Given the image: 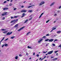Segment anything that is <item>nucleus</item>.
<instances>
[{
  "instance_id": "f257e3e1",
  "label": "nucleus",
  "mask_w": 61,
  "mask_h": 61,
  "mask_svg": "<svg viewBox=\"0 0 61 61\" xmlns=\"http://www.w3.org/2000/svg\"><path fill=\"white\" fill-rule=\"evenodd\" d=\"M53 51L52 50L51 51H50L48 53V55H50V54H51L53 53Z\"/></svg>"
},
{
  "instance_id": "f03ea898",
  "label": "nucleus",
  "mask_w": 61,
  "mask_h": 61,
  "mask_svg": "<svg viewBox=\"0 0 61 61\" xmlns=\"http://www.w3.org/2000/svg\"><path fill=\"white\" fill-rule=\"evenodd\" d=\"M26 12H27V11L25 10H22L21 11V12H22V13H25Z\"/></svg>"
},
{
  "instance_id": "7ed1b4c3",
  "label": "nucleus",
  "mask_w": 61,
  "mask_h": 61,
  "mask_svg": "<svg viewBox=\"0 0 61 61\" xmlns=\"http://www.w3.org/2000/svg\"><path fill=\"white\" fill-rule=\"evenodd\" d=\"M25 27V26H24L21 28H20V29H19V30H18V31H21V30H22V29H23Z\"/></svg>"
},
{
  "instance_id": "20e7f679",
  "label": "nucleus",
  "mask_w": 61,
  "mask_h": 61,
  "mask_svg": "<svg viewBox=\"0 0 61 61\" xmlns=\"http://www.w3.org/2000/svg\"><path fill=\"white\" fill-rule=\"evenodd\" d=\"M27 15V14H25V13L22 14V15L21 16V17L22 18L23 17H24L25 15Z\"/></svg>"
},
{
  "instance_id": "39448f33",
  "label": "nucleus",
  "mask_w": 61,
  "mask_h": 61,
  "mask_svg": "<svg viewBox=\"0 0 61 61\" xmlns=\"http://www.w3.org/2000/svg\"><path fill=\"white\" fill-rule=\"evenodd\" d=\"M12 32H10V33L9 32H8L6 34V35L7 36H8V35H9H9H11V34H12Z\"/></svg>"
},
{
  "instance_id": "423d86ee",
  "label": "nucleus",
  "mask_w": 61,
  "mask_h": 61,
  "mask_svg": "<svg viewBox=\"0 0 61 61\" xmlns=\"http://www.w3.org/2000/svg\"><path fill=\"white\" fill-rule=\"evenodd\" d=\"M44 3H45V2L44 1H42L39 4V5H42L44 4Z\"/></svg>"
},
{
  "instance_id": "0eeeda50",
  "label": "nucleus",
  "mask_w": 61,
  "mask_h": 61,
  "mask_svg": "<svg viewBox=\"0 0 61 61\" xmlns=\"http://www.w3.org/2000/svg\"><path fill=\"white\" fill-rule=\"evenodd\" d=\"M55 4V2H53L50 5V6H53V5H54Z\"/></svg>"
},
{
  "instance_id": "6e6552de",
  "label": "nucleus",
  "mask_w": 61,
  "mask_h": 61,
  "mask_svg": "<svg viewBox=\"0 0 61 61\" xmlns=\"http://www.w3.org/2000/svg\"><path fill=\"white\" fill-rule=\"evenodd\" d=\"M54 41V39H49V42H52V41Z\"/></svg>"
},
{
  "instance_id": "1a4fd4ad",
  "label": "nucleus",
  "mask_w": 61,
  "mask_h": 61,
  "mask_svg": "<svg viewBox=\"0 0 61 61\" xmlns=\"http://www.w3.org/2000/svg\"><path fill=\"white\" fill-rule=\"evenodd\" d=\"M42 41H43V39H41L40 40L38 41V43H40Z\"/></svg>"
},
{
  "instance_id": "9d476101",
  "label": "nucleus",
  "mask_w": 61,
  "mask_h": 61,
  "mask_svg": "<svg viewBox=\"0 0 61 61\" xmlns=\"http://www.w3.org/2000/svg\"><path fill=\"white\" fill-rule=\"evenodd\" d=\"M58 58H54L52 59V60L53 61H56V60Z\"/></svg>"
},
{
  "instance_id": "9b49d317",
  "label": "nucleus",
  "mask_w": 61,
  "mask_h": 61,
  "mask_svg": "<svg viewBox=\"0 0 61 61\" xmlns=\"http://www.w3.org/2000/svg\"><path fill=\"white\" fill-rule=\"evenodd\" d=\"M7 13L5 12L4 13V14H2V16L5 15H6V13Z\"/></svg>"
},
{
  "instance_id": "f8f14e48",
  "label": "nucleus",
  "mask_w": 61,
  "mask_h": 61,
  "mask_svg": "<svg viewBox=\"0 0 61 61\" xmlns=\"http://www.w3.org/2000/svg\"><path fill=\"white\" fill-rule=\"evenodd\" d=\"M29 21V20L28 19H27L25 21L24 23H26L27 22H28V21Z\"/></svg>"
},
{
  "instance_id": "ddd939ff",
  "label": "nucleus",
  "mask_w": 61,
  "mask_h": 61,
  "mask_svg": "<svg viewBox=\"0 0 61 61\" xmlns=\"http://www.w3.org/2000/svg\"><path fill=\"white\" fill-rule=\"evenodd\" d=\"M8 9V8H3V10H7V9Z\"/></svg>"
},
{
  "instance_id": "4468645a",
  "label": "nucleus",
  "mask_w": 61,
  "mask_h": 61,
  "mask_svg": "<svg viewBox=\"0 0 61 61\" xmlns=\"http://www.w3.org/2000/svg\"><path fill=\"white\" fill-rule=\"evenodd\" d=\"M13 22H14V23L13 24H11L12 25H14L15 23L16 22L15 21V20H13Z\"/></svg>"
},
{
  "instance_id": "2eb2a0df",
  "label": "nucleus",
  "mask_w": 61,
  "mask_h": 61,
  "mask_svg": "<svg viewBox=\"0 0 61 61\" xmlns=\"http://www.w3.org/2000/svg\"><path fill=\"white\" fill-rule=\"evenodd\" d=\"M5 39V37H4V38H3L2 40L0 41V45H1V42H2V41Z\"/></svg>"
},
{
  "instance_id": "dca6fc26",
  "label": "nucleus",
  "mask_w": 61,
  "mask_h": 61,
  "mask_svg": "<svg viewBox=\"0 0 61 61\" xmlns=\"http://www.w3.org/2000/svg\"><path fill=\"white\" fill-rule=\"evenodd\" d=\"M61 32V31H58L57 32V34H59Z\"/></svg>"
},
{
  "instance_id": "f3484780",
  "label": "nucleus",
  "mask_w": 61,
  "mask_h": 61,
  "mask_svg": "<svg viewBox=\"0 0 61 61\" xmlns=\"http://www.w3.org/2000/svg\"><path fill=\"white\" fill-rule=\"evenodd\" d=\"M18 25V24H16V25H15L14 26V27L15 28L16 27H17Z\"/></svg>"
},
{
  "instance_id": "a211bd4d",
  "label": "nucleus",
  "mask_w": 61,
  "mask_h": 61,
  "mask_svg": "<svg viewBox=\"0 0 61 61\" xmlns=\"http://www.w3.org/2000/svg\"><path fill=\"white\" fill-rule=\"evenodd\" d=\"M4 45V46H8V44L6 43Z\"/></svg>"
},
{
  "instance_id": "6ab92c4d",
  "label": "nucleus",
  "mask_w": 61,
  "mask_h": 61,
  "mask_svg": "<svg viewBox=\"0 0 61 61\" xmlns=\"http://www.w3.org/2000/svg\"><path fill=\"white\" fill-rule=\"evenodd\" d=\"M2 30V31H5L6 30V29H1L0 30Z\"/></svg>"
},
{
  "instance_id": "aec40b11",
  "label": "nucleus",
  "mask_w": 61,
  "mask_h": 61,
  "mask_svg": "<svg viewBox=\"0 0 61 61\" xmlns=\"http://www.w3.org/2000/svg\"><path fill=\"white\" fill-rule=\"evenodd\" d=\"M30 13H32V12H33V11H32V10H29V11H28Z\"/></svg>"
},
{
  "instance_id": "412c9836",
  "label": "nucleus",
  "mask_w": 61,
  "mask_h": 61,
  "mask_svg": "<svg viewBox=\"0 0 61 61\" xmlns=\"http://www.w3.org/2000/svg\"><path fill=\"white\" fill-rule=\"evenodd\" d=\"M27 47L28 48H30V49H32V47H30L29 46H28Z\"/></svg>"
},
{
  "instance_id": "4be33fe9",
  "label": "nucleus",
  "mask_w": 61,
  "mask_h": 61,
  "mask_svg": "<svg viewBox=\"0 0 61 61\" xmlns=\"http://www.w3.org/2000/svg\"><path fill=\"white\" fill-rule=\"evenodd\" d=\"M15 37V36H13L12 37H11V39H13V38H14Z\"/></svg>"
},
{
  "instance_id": "5701e85b",
  "label": "nucleus",
  "mask_w": 61,
  "mask_h": 61,
  "mask_svg": "<svg viewBox=\"0 0 61 61\" xmlns=\"http://www.w3.org/2000/svg\"><path fill=\"white\" fill-rule=\"evenodd\" d=\"M19 16H14V18H17Z\"/></svg>"
},
{
  "instance_id": "b1692460",
  "label": "nucleus",
  "mask_w": 61,
  "mask_h": 61,
  "mask_svg": "<svg viewBox=\"0 0 61 61\" xmlns=\"http://www.w3.org/2000/svg\"><path fill=\"white\" fill-rule=\"evenodd\" d=\"M15 59H18V56H16L15 57Z\"/></svg>"
},
{
  "instance_id": "393cba45",
  "label": "nucleus",
  "mask_w": 61,
  "mask_h": 61,
  "mask_svg": "<svg viewBox=\"0 0 61 61\" xmlns=\"http://www.w3.org/2000/svg\"><path fill=\"white\" fill-rule=\"evenodd\" d=\"M48 40H49V39H46L45 40V42H46V41H48Z\"/></svg>"
},
{
  "instance_id": "a878e982",
  "label": "nucleus",
  "mask_w": 61,
  "mask_h": 61,
  "mask_svg": "<svg viewBox=\"0 0 61 61\" xmlns=\"http://www.w3.org/2000/svg\"><path fill=\"white\" fill-rule=\"evenodd\" d=\"M50 36V35H49V34H47L46 35V36Z\"/></svg>"
},
{
  "instance_id": "bb28decb",
  "label": "nucleus",
  "mask_w": 61,
  "mask_h": 61,
  "mask_svg": "<svg viewBox=\"0 0 61 61\" xmlns=\"http://www.w3.org/2000/svg\"><path fill=\"white\" fill-rule=\"evenodd\" d=\"M50 21V20H48L46 22V23H48V22H49Z\"/></svg>"
},
{
  "instance_id": "cd10ccee",
  "label": "nucleus",
  "mask_w": 61,
  "mask_h": 61,
  "mask_svg": "<svg viewBox=\"0 0 61 61\" xmlns=\"http://www.w3.org/2000/svg\"><path fill=\"white\" fill-rule=\"evenodd\" d=\"M34 6V5H32L30 6H29L28 7V8H30V7H32V6Z\"/></svg>"
},
{
  "instance_id": "c85d7f7f",
  "label": "nucleus",
  "mask_w": 61,
  "mask_h": 61,
  "mask_svg": "<svg viewBox=\"0 0 61 61\" xmlns=\"http://www.w3.org/2000/svg\"><path fill=\"white\" fill-rule=\"evenodd\" d=\"M49 43L47 44L46 45V46H48V45H49Z\"/></svg>"
},
{
  "instance_id": "c756f323",
  "label": "nucleus",
  "mask_w": 61,
  "mask_h": 61,
  "mask_svg": "<svg viewBox=\"0 0 61 61\" xmlns=\"http://www.w3.org/2000/svg\"><path fill=\"white\" fill-rule=\"evenodd\" d=\"M55 41H57V39H56L54 41V43H55Z\"/></svg>"
},
{
  "instance_id": "7c9ffc66",
  "label": "nucleus",
  "mask_w": 61,
  "mask_h": 61,
  "mask_svg": "<svg viewBox=\"0 0 61 61\" xmlns=\"http://www.w3.org/2000/svg\"><path fill=\"white\" fill-rule=\"evenodd\" d=\"M56 28H54H54H52V29H53L52 30H55L56 29Z\"/></svg>"
},
{
  "instance_id": "2f4dec72",
  "label": "nucleus",
  "mask_w": 61,
  "mask_h": 61,
  "mask_svg": "<svg viewBox=\"0 0 61 61\" xmlns=\"http://www.w3.org/2000/svg\"><path fill=\"white\" fill-rule=\"evenodd\" d=\"M58 52V51H55L54 53H57V52Z\"/></svg>"
},
{
  "instance_id": "473e14b6",
  "label": "nucleus",
  "mask_w": 61,
  "mask_h": 61,
  "mask_svg": "<svg viewBox=\"0 0 61 61\" xmlns=\"http://www.w3.org/2000/svg\"><path fill=\"white\" fill-rule=\"evenodd\" d=\"M47 51H46V52H45V51H44L43 52V53L44 54H45V53H47Z\"/></svg>"
},
{
  "instance_id": "72a5a7b5",
  "label": "nucleus",
  "mask_w": 61,
  "mask_h": 61,
  "mask_svg": "<svg viewBox=\"0 0 61 61\" xmlns=\"http://www.w3.org/2000/svg\"><path fill=\"white\" fill-rule=\"evenodd\" d=\"M5 46V45L4 44H3L2 45L1 47H2V48H3V47H4V46Z\"/></svg>"
},
{
  "instance_id": "f704fd0d",
  "label": "nucleus",
  "mask_w": 61,
  "mask_h": 61,
  "mask_svg": "<svg viewBox=\"0 0 61 61\" xmlns=\"http://www.w3.org/2000/svg\"><path fill=\"white\" fill-rule=\"evenodd\" d=\"M14 18H14V17H13L12 16L11 17V19H14Z\"/></svg>"
},
{
  "instance_id": "c9c22d12",
  "label": "nucleus",
  "mask_w": 61,
  "mask_h": 61,
  "mask_svg": "<svg viewBox=\"0 0 61 61\" xmlns=\"http://www.w3.org/2000/svg\"><path fill=\"white\" fill-rule=\"evenodd\" d=\"M12 3H10V6H11V5H12Z\"/></svg>"
},
{
  "instance_id": "e433bc0d",
  "label": "nucleus",
  "mask_w": 61,
  "mask_h": 61,
  "mask_svg": "<svg viewBox=\"0 0 61 61\" xmlns=\"http://www.w3.org/2000/svg\"><path fill=\"white\" fill-rule=\"evenodd\" d=\"M58 47H61L60 48H61V44H60L59 46H58Z\"/></svg>"
},
{
  "instance_id": "4c0bfd02",
  "label": "nucleus",
  "mask_w": 61,
  "mask_h": 61,
  "mask_svg": "<svg viewBox=\"0 0 61 61\" xmlns=\"http://www.w3.org/2000/svg\"><path fill=\"white\" fill-rule=\"evenodd\" d=\"M5 19V17H3V18H2V20H4V19Z\"/></svg>"
},
{
  "instance_id": "58836bf2",
  "label": "nucleus",
  "mask_w": 61,
  "mask_h": 61,
  "mask_svg": "<svg viewBox=\"0 0 61 61\" xmlns=\"http://www.w3.org/2000/svg\"><path fill=\"white\" fill-rule=\"evenodd\" d=\"M52 45H53V46H55V44H54V43L52 44Z\"/></svg>"
},
{
  "instance_id": "ea45409f",
  "label": "nucleus",
  "mask_w": 61,
  "mask_h": 61,
  "mask_svg": "<svg viewBox=\"0 0 61 61\" xmlns=\"http://www.w3.org/2000/svg\"><path fill=\"white\" fill-rule=\"evenodd\" d=\"M30 33V32H29L27 34H26V35H28V34H29V33Z\"/></svg>"
},
{
  "instance_id": "a19ab883",
  "label": "nucleus",
  "mask_w": 61,
  "mask_h": 61,
  "mask_svg": "<svg viewBox=\"0 0 61 61\" xmlns=\"http://www.w3.org/2000/svg\"><path fill=\"white\" fill-rule=\"evenodd\" d=\"M39 56V54L37 55L36 56H37V57H38V56Z\"/></svg>"
},
{
  "instance_id": "79ce46f5",
  "label": "nucleus",
  "mask_w": 61,
  "mask_h": 61,
  "mask_svg": "<svg viewBox=\"0 0 61 61\" xmlns=\"http://www.w3.org/2000/svg\"><path fill=\"white\" fill-rule=\"evenodd\" d=\"M8 38H7V39L5 40V41H7V40H8Z\"/></svg>"
},
{
  "instance_id": "37998d69",
  "label": "nucleus",
  "mask_w": 61,
  "mask_h": 61,
  "mask_svg": "<svg viewBox=\"0 0 61 61\" xmlns=\"http://www.w3.org/2000/svg\"><path fill=\"white\" fill-rule=\"evenodd\" d=\"M15 21L16 22H17V21H18V19H17L15 20Z\"/></svg>"
},
{
  "instance_id": "c03bdc74",
  "label": "nucleus",
  "mask_w": 61,
  "mask_h": 61,
  "mask_svg": "<svg viewBox=\"0 0 61 61\" xmlns=\"http://www.w3.org/2000/svg\"><path fill=\"white\" fill-rule=\"evenodd\" d=\"M6 33V31L3 32V33H4V34H5Z\"/></svg>"
},
{
  "instance_id": "a18cd8bd",
  "label": "nucleus",
  "mask_w": 61,
  "mask_h": 61,
  "mask_svg": "<svg viewBox=\"0 0 61 61\" xmlns=\"http://www.w3.org/2000/svg\"><path fill=\"white\" fill-rule=\"evenodd\" d=\"M6 3V1H5L4 2V4H5V3Z\"/></svg>"
},
{
  "instance_id": "49530a36",
  "label": "nucleus",
  "mask_w": 61,
  "mask_h": 61,
  "mask_svg": "<svg viewBox=\"0 0 61 61\" xmlns=\"http://www.w3.org/2000/svg\"><path fill=\"white\" fill-rule=\"evenodd\" d=\"M51 59H52V58H54V57H51Z\"/></svg>"
},
{
  "instance_id": "de8ad7c7",
  "label": "nucleus",
  "mask_w": 61,
  "mask_h": 61,
  "mask_svg": "<svg viewBox=\"0 0 61 61\" xmlns=\"http://www.w3.org/2000/svg\"><path fill=\"white\" fill-rule=\"evenodd\" d=\"M61 8V6H60L59 7V9H60V8Z\"/></svg>"
},
{
  "instance_id": "09e8293b",
  "label": "nucleus",
  "mask_w": 61,
  "mask_h": 61,
  "mask_svg": "<svg viewBox=\"0 0 61 61\" xmlns=\"http://www.w3.org/2000/svg\"><path fill=\"white\" fill-rule=\"evenodd\" d=\"M32 20V18H30L29 19V20Z\"/></svg>"
},
{
  "instance_id": "8fccbe9b",
  "label": "nucleus",
  "mask_w": 61,
  "mask_h": 61,
  "mask_svg": "<svg viewBox=\"0 0 61 61\" xmlns=\"http://www.w3.org/2000/svg\"><path fill=\"white\" fill-rule=\"evenodd\" d=\"M60 12V11L58 10L57 11V13H59Z\"/></svg>"
},
{
  "instance_id": "3c124183",
  "label": "nucleus",
  "mask_w": 61,
  "mask_h": 61,
  "mask_svg": "<svg viewBox=\"0 0 61 61\" xmlns=\"http://www.w3.org/2000/svg\"><path fill=\"white\" fill-rule=\"evenodd\" d=\"M16 9V8H14V10H15Z\"/></svg>"
},
{
  "instance_id": "603ef678",
  "label": "nucleus",
  "mask_w": 61,
  "mask_h": 61,
  "mask_svg": "<svg viewBox=\"0 0 61 61\" xmlns=\"http://www.w3.org/2000/svg\"><path fill=\"white\" fill-rule=\"evenodd\" d=\"M46 36H44L43 37V38H45L46 37Z\"/></svg>"
},
{
  "instance_id": "864d4df0",
  "label": "nucleus",
  "mask_w": 61,
  "mask_h": 61,
  "mask_svg": "<svg viewBox=\"0 0 61 61\" xmlns=\"http://www.w3.org/2000/svg\"><path fill=\"white\" fill-rule=\"evenodd\" d=\"M41 16H42V15H40V16L39 18H40V17H41Z\"/></svg>"
},
{
  "instance_id": "5fc2aeb1",
  "label": "nucleus",
  "mask_w": 61,
  "mask_h": 61,
  "mask_svg": "<svg viewBox=\"0 0 61 61\" xmlns=\"http://www.w3.org/2000/svg\"><path fill=\"white\" fill-rule=\"evenodd\" d=\"M53 31V30L52 29L50 31V32H52V31Z\"/></svg>"
},
{
  "instance_id": "6e6d98bb",
  "label": "nucleus",
  "mask_w": 61,
  "mask_h": 61,
  "mask_svg": "<svg viewBox=\"0 0 61 61\" xmlns=\"http://www.w3.org/2000/svg\"><path fill=\"white\" fill-rule=\"evenodd\" d=\"M13 22H14L13 20L11 21V23H12Z\"/></svg>"
},
{
  "instance_id": "4d7b16f0",
  "label": "nucleus",
  "mask_w": 61,
  "mask_h": 61,
  "mask_svg": "<svg viewBox=\"0 0 61 61\" xmlns=\"http://www.w3.org/2000/svg\"><path fill=\"white\" fill-rule=\"evenodd\" d=\"M43 14H44V13H42L41 15H43Z\"/></svg>"
},
{
  "instance_id": "13d9d810",
  "label": "nucleus",
  "mask_w": 61,
  "mask_h": 61,
  "mask_svg": "<svg viewBox=\"0 0 61 61\" xmlns=\"http://www.w3.org/2000/svg\"><path fill=\"white\" fill-rule=\"evenodd\" d=\"M57 36V35H54V36Z\"/></svg>"
},
{
  "instance_id": "bf43d9fd",
  "label": "nucleus",
  "mask_w": 61,
  "mask_h": 61,
  "mask_svg": "<svg viewBox=\"0 0 61 61\" xmlns=\"http://www.w3.org/2000/svg\"><path fill=\"white\" fill-rule=\"evenodd\" d=\"M19 56H22V55L21 54H20L19 55Z\"/></svg>"
},
{
  "instance_id": "052dcab7",
  "label": "nucleus",
  "mask_w": 61,
  "mask_h": 61,
  "mask_svg": "<svg viewBox=\"0 0 61 61\" xmlns=\"http://www.w3.org/2000/svg\"><path fill=\"white\" fill-rule=\"evenodd\" d=\"M35 55V53H34L33 54V56H34Z\"/></svg>"
},
{
  "instance_id": "680f3d73",
  "label": "nucleus",
  "mask_w": 61,
  "mask_h": 61,
  "mask_svg": "<svg viewBox=\"0 0 61 61\" xmlns=\"http://www.w3.org/2000/svg\"><path fill=\"white\" fill-rule=\"evenodd\" d=\"M26 55L27 56H28V53H27L26 54Z\"/></svg>"
},
{
  "instance_id": "e2e57ef3",
  "label": "nucleus",
  "mask_w": 61,
  "mask_h": 61,
  "mask_svg": "<svg viewBox=\"0 0 61 61\" xmlns=\"http://www.w3.org/2000/svg\"><path fill=\"white\" fill-rule=\"evenodd\" d=\"M54 15L55 16V15H57V14H55Z\"/></svg>"
},
{
  "instance_id": "0e129e2a",
  "label": "nucleus",
  "mask_w": 61,
  "mask_h": 61,
  "mask_svg": "<svg viewBox=\"0 0 61 61\" xmlns=\"http://www.w3.org/2000/svg\"><path fill=\"white\" fill-rule=\"evenodd\" d=\"M46 56H45L44 57V58H46Z\"/></svg>"
},
{
  "instance_id": "69168bd1",
  "label": "nucleus",
  "mask_w": 61,
  "mask_h": 61,
  "mask_svg": "<svg viewBox=\"0 0 61 61\" xmlns=\"http://www.w3.org/2000/svg\"><path fill=\"white\" fill-rule=\"evenodd\" d=\"M41 59H42V58H40V59H39V60H41Z\"/></svg>"
},
{
  "instance_id": "338daca9",
  "label": "nucleus",
  "mask_w": 61,
  "mask_h": 61,
  "mask_svg": "<svg viewBox=\"0 0 61 61\" xmlns=\"http://www.w3.org/2000/svg\"><path fill=\"white\" fill-rule=\"evenodd\" d=\"M21 7H22V8H23V7H24V6H21Z\"/></svg>"
},
{
  "instance_id": "774afa93",
  "label": "nucleus",
  "mask_w": 61,
  "mask_h": 61,
  "mask_svg": "<svg viewBox=\"0 0 61 61\" xmlns=\"http://www.w3.org/2000/svg\"><path fill=\"white\" fill-rule=\"evenodd\" d=\"M44 58H42V59H41V60H43V59H44Z\"/></svg>"
}]
</instances>
